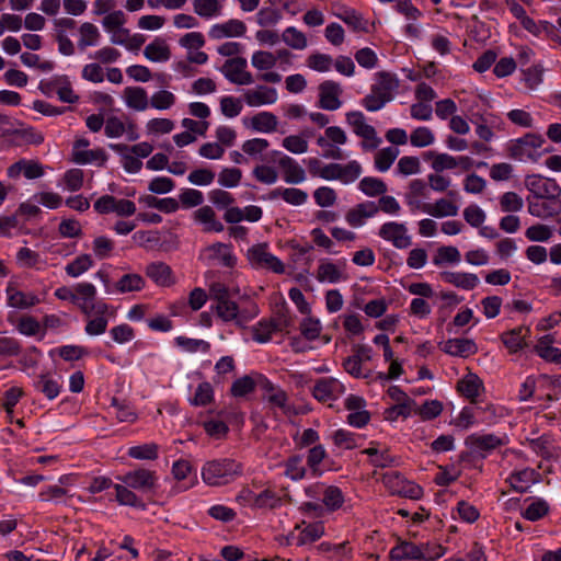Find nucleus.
<instances>
[{
  "label": "nucleus",
  "instance_id": "f257e3e1",
  "mask_svg": "<svg viewBox=\"0 0 561 561\" xmlns=\"http://www.w3.org/2000/svg\"><path fill=\"white\" fill-rule=\"evenodd\" d=\"M242 465L232 458H218L204 463L203 481L210 486L227 485L242 474Z\"/></svg>",
  "mask_w": 561,
  "mask_h": 561
},
{
  "label": "nucleus",
  "instance_id": "f03ea898",
  "mask_svg": "<svg viewBox=\"0 0 561 561\" xmlns=\"http://www.w3.org/2000/svg\"><path fill=\"white\" fill-rule=\"evenodd\" d=\"M546 139L540 134L527 133L523 137L512 139L507 144L510 158L518 161L530 160L537 162L541 158L538 149L542 147Z\"/></svg>",
  "mask_w": 561,
  "mask_h": 561
},
{
  "label": "nucleus",
  "instance_id": "7ed1b4c3",
  "mask_svg": "<svg viewBox=\"0 0 561 561\" xmlns=\"http://www.w3.org/2000/svg\"><path fill=\"white\" fill-rule=\"evenodd\" d=\"M118 480L142 494L154 495L159 489V476L157 471L145 467H136L118 477Z\"/></svg>",
  "mask_w": 561,
  "mask_h": 561
},
{
  "label": "nucleus",
  "instance_id": "20e7f679",
  "mask_svg": "<svg viewBox=\"0 0 561 561\" xmlns=\"http://www.w3.org/2000/svg\"><path fill=\"white\" fill-rule=\"evenodd\" d=\"M381 481L385 488L392 495L420 500L423 496V489L413 481L405 479L399 471H389L382 474Z\"/></svg>",
  "mask_w": 561,
  "mask_h": 561
},
{
  "label": "nucleus",
  "instance_id": "39448f33",
  "mask_svg": "<svg viewBox=\"0 0 561 561\" xmlns=\"http://www.w3.org/2000/svg\"><path fill=\"white\" fill-rule=\"evenodd\" d=\"M75 291L78 297L76 306L87 317H92V313H107L111 309L108 304L96 300V288L91 283L77 284Z\"/></svg>",
  "mask_w": 561,
  "mask_h": 561
},
{
  "label": "nucleus",
  "instance_id": "423d86ee",
  "mask_svg": "<svg viewBox=\"0 0 561 561\" xmlns=\"http://www.w3.org/2000/svg\"><path fill=\"white\" fill-rule=\"evenodd\" d=\"M345 118L353 133L364 139L362 142L364 150H375L379 146L381 139L377 136L375 127L366 123L365 115L362 112H347Z\"/></svg>",
  "mask_w": 561,
  "mask_h": 561
},
{
  "label": "nucleus",
  "instance_id": "0eeeda50",
  "mask_svg": "<svg viewBox=\"0 0 561 561\" xmlns=\"http://www.w3.org/2000/svg\"><path fill=\"white\" fill-rule=\"evenodd\" d=\"M290 325V318L285 312H278L275 318L262 319L252 327V339L261 344L271 341L273 333L282 332Z\"/></svg>",
  "mask_w": 561,
  "mask_h": 561
},
{
  "label": "nucleus",
  "instance_id": "6e6552de",
  "mask_svg": "<svg viewBox=\"0 0 561 561\" xmlns=\"http://www.w3.org/2000/svg\"><path fill=\"white\" fill-rule=\"evenodd\" d=\"M508 442L505 435L495 434H471L466 437L465 445L473 453H478L482 459L486 458L493 450L506 445Z\"/></svg>",
  "mask_w": 561,
  "mask_h": 561
},
{
  "label": "nucleus",
  "instance_id": "1a4fd4ad",
  "mask_svg": "<svg viewBox=\"0 0 561 561\" xmlns=\"http://www.w3.org/2000/svg\"><path fill=\"white\" fill-rule=\"evenodd\" d=\"M248 259L250 263L257 268L271 270L274 273L283 274L285 266L283 262L268 252L267 243H259L248 250Z\"/></svg>",
  "mask_w": 561,
  "mask_h": 561
},
{
  "label": "nucleus",
  "instance_id": "9d476101",
  "mask_svg": "<svg viewBox=\"0 0 561 561\" xmlns=\"http://www.w3.org/2000/svg\"><path fill=\"white\" fill-rule=\"evenodd\" d=\"M525 186L533 194V198H559L561 187L554 179L543 178L539 174L527 175Z\"/></svg>",
  "mask_w": 561,
  "mask_h": 561
},
{
  "label": "nucleus",
  "instance_id": "9b49d317",
  "mask_svg": "<svg viewBox=\"0 0 561 561\" xmlns=\"http://www.w3.org/2000/svg\"><path fill=\"white\" fill-rule=\"evenodd\" d=\"M378 236L385 241L391 242L397 249H407L411 245V237L404 224L388 221L381 225Z\"/></svg>",
  "mask_w": 561,
  "mask_h": 561
},
{
  "label": "nucleus",
  "instance_id": "f8f14e48",
  "mask_svg": "<svg viewBox=\"0 0 561 561\" xmlns=\"http://www.w3.org/2000/svg\"><path fill=\"white\" fill-rule=\"evenodd\" d=\"M245 68L247 59L243 57H234L226 60L220 71L231 83L245 85L253 82L252 75L245 71Z\"/></svg>",
  "mask_w": 561,
  "mask_h": 561
},
{
  "label": "nucleus",
  "instance_id": "ddd939ff",
  "mask_svg": "<svg viewBox=\"0 0 561 561\" xmlns=\"http://www.w3.org/2000/svg\"><path fill=\"white\" fill-rule=\"evenodd\" d=\"M345 391L342 382L333 377H322L318 379L312 389V396L319 402L334 401Z\"/></svg>",
  "mask_w": 561,
  "mask_h": 561
},
{
  "label": "nucleus",
  "instance_id": "4468645a",
  "mask_svg": "<svg viewBox=\"0 0 561 561\" xmlns=\"http://www.w3.org/2000/svg\"><path fill=\"white\" fill-rule=\"evenodd\" d=\"M342 88L340 83L333 80H325L319 85L318 106L325 111H336L341 107L340 95Z\"/></svg>",
  "mask_w": 561,
  "mask_h": 561
},
{
  "label": "nucleus",
  "instance_id": "2eb2a0df",
  "mask_svg": "<svg viewBox=\"0 0 561 561\" xmlns=\"http://www.w3.org/2000/svg\"><path fill=\"white\" fill-rule=\"evenodd\" d=\"M528 213L538 218H549L561 214L560 198H531L527 197Z\"/></svg>",
  "mask_w": 561,
  "mask_h": 561
},
{
  "label": "nucleus",
  "instance_id": "dca6fc26",
  "mask_svg": "<svg viewBox=\"0 0 561 561\" xmlns=\"http://www.w3.org/2000/svg\"><path fill=\"white\" fill-rule=\"evenodd\" d=\"M32 386L36 392L42 393L49 401L55 400L62 390V385L49 371L36 375Z\"/></svg>",
  "mask_w": 561,
  "mask_h": 561
},
{
  "label": "nucleus",
  "instance_id": "f3484780",
  "mask_svg": "<svg viewBox=\"0 0 561 561\" xmlns=\"http://www.w3.org/2000/svg\"><path fill=\"white\" fill-rule=\"evenodd\" d=\"M377 214L378 207L376 203L366 201L351 208L345 215V220L351 227L358 228L365 224L367 218H371Z\"/></svg>",
  "mask_w": 561,
  "mask_h": 561
},
{
  "label": "nucleus",
  "instance_id": "a211bd4d",
  "mask_svg": "<svg viewBox=\"0 0 561 561\" xmlns=\"http://www.w3.org/2000/svg\"><path fill=\"white\" fill-rule=\"evenodd\" d=\"M247 32V25L238 19L228 20L225 23L215 24L209 30V37L213 39H221L225 37H241Z\"/></svg>",
  "mask_w": 561,
  "mask_h": 561
},
{
  "label": "nucleus",
  "instance_id": "6ab92c4d",
  "mask_svg": "<svg viewBox=\"0 0 561 561\" xmlns=\"http://www.w3.org/2000/svg\"><path fill=\"white\" fill-rule=\"evenodd\" d=\"M5 294L8 306L12 308L27 309L41 302V299L35 294L21 291L12 283H9Z\"/></svg>",
  "mask_w": 561,
  "mask_h": 561
},
{
  "label": "nucleus",
  "instance_id": "aec40b11",
  "mask_svg": "<svg viewBox=\"0 0 561 561\" xmlns=\"http://www.w3.org/2000/svg\"><path fill=\"white\" fill-rule=\"evenodd\" d=\"M146 275L159 286L169 287L174 284L172 270L163 262L148 264Z\"/></svg>",
  "mask_w": 561,
  "mask_h": 561
},
{
  "label": "nucleus",
  "instance_id": "412c9836",
  "mask_svg": "<svg viewBox=\"0 0 561 561\" xmlns=\"http://www.w3.org/2000/svg\"><path fill=\"white\" fill-rule=\"evenodd\" d=\"M484 389L483 381L476 374H468L457 382V391L476 403L480 392Z\"/></svg>",
  "mask_w": 561,
  "mask_h": 561
},
{
  "label": "nucleus",
  "instance_id": "4be33fe9",
  "mask_svg": "<svg viewBox=\"0 0 561 561\" xmlns=\"http://www.w3.org/2000/svg\"><path fill=\"white\" fill-rule=\"evenodd\" d=\"M278 165L284 172V181L289 184H298L306 180L305 170L289 156H282Z\"/></svg>",
  "mask_w": 561,
  "mask_h": 561
},
{
  "label": "nucleus",
  "instance_id": "5701e85b",
  "mask_svg": "<svg viewBox=\"0 0 561 561\" xmlns=\"http://www.w3.org/2000/svg\"><path fill=\"white\" fill-rule=\"evenodd\" d=\"M244 99L249 106L273 104L277 100V91L275 88L260 85L255 90L247 91L244 94Z\"/></svg>",
  "mask_w": 561,
  "mask_h": 561
},
{
  "label": "nucleus",
  "instance_id": "b1692460",
  "mask_svg": "<svg viewBox=\"0 0 561 561\" xmlns=\"http://www.w3.org/2000/svg\"><path fill=\"white\" fill-rule=\"evenodd\" d=\"M442 351L451 356L468 357L477 353V345L468 339H449L444 343Z\"/></svg>",
  "mask_w": 561,
  "mask_h": 561
},
{
  "label": "nucleus",
  "instance_id": "393cba45",
  "mask_svg": "<svg viewBox=\"0 0 561 561\" xmlns=\"http://www.w3.org/2000/svg\"><path fill=\"white\" fill-rule=\"evenodd\" d=\"M392 561L413 560L421 561L420 545L411 541H399L389 552Z\"/></svg>",
  "mask_w": 561,
  "mask_h": 561
},
{
  "label": "nucleus",
  "instance_id": "a878e982",
  "mask_svg": "<svg viewBox=\"0 0 561 561\" xmlns=\"http://www.w3.org/2000/svg\"><path fill=\"white\" fill-rule=\"evenodd\" d=\"M439 275L445 283L451 284L465 290H471L479 284L478 276L472 273L445 271Z\"/></svg>",
  "mask_w": 561,
  "mask_h": 561
},
{
  "label": "nucleus",
  "instance_id": "bb28decb",
  "mask_svg": "<svg viewBox=\"0 0 561 561\" xmlns=\"http://www.w3.org/2000/svg\"><path fill=\"white\" fill-rule=\"evenodd\" d=\"M530 333L527 327H517L501 334V341L511 353H517L526 345L525 337Z\"/></svg>",
  "mask_w": 561,
  "mask_h": 561
},
{
  "label": "nucleus",
  "instance_id": "cd10ccee",
  "mask_svg": "<svg viewBox=\"0 0 561 561\" xmlns=\"http://www.w3.org/2000/svg\"><path fill=\"white\" fill-rule=\"evenodd\" d=\"M115 500L119 505L135 507L141 511L147 510V505L141 497H139L131 488L126 484H114Z\"/></svg>",
  "mask_w": 561,
  "mask_h": 561
},
{
  "label": "nucleus",
  "instance_id": "c85d7f7f",
  "mask_svg": "<svg viewBox=\"0 0 561 561\" xmlns=\"http://www.w3.org/2000/svg\"><path fill=\"white\" fill-rule=\"evenodd\" d=\"M285 472L284 474L293 481H299L307 477H310V471L307 465H304L302 455H291L284 462Z\"/></svg>",
  "mask_w": 561,
  "mask_h": 561
},
{
  "label": "nucleus",
  "instance_id": "c756f323",
  "mask_svg": "<svg viewBox=\"0 0 561 561\" xmlns=\"http://www.w3.org/2000/svg\"><path fill=\"white\" fill-rule=\"evenodd\" d=\"M323 534L324 526L322 522L310 523L307 524L297 536L291 533V540H294L297 546H305L317 541Z\"/></svg>",
  "mask_w": 561,
  "mask_h": 561
},
{
  "label": "nucleus",
  "instance_id": "7c9ffc66",
  "mask_svg": "<svg viewBox=\"0 0 561 561\" xmlns=\"http://www.w3.org/2000/svg\"><path fill=\"white\" fill-rule=\"evenodd\" d=\"M529 446L538 456L543 459H552L558 456L559 448L550 435L543 434L529 440Z\"/></svg>",
  "mask_w": 561,
  "mask_h": 561
},
{
  "label": "nucleus",
  "instance_id": "2f4dec72",
  "mask_svg": "<svg viewBox=\"0 0 561 561\" xmlns=\"http://www.w3.org/2000/svg\"><path fill=\"white\" fill-rule=\"evenodd\" d=\"M335 15L346 23L353 31L365 33L369 32L368 21L354 9L342 7Z\"/></svg>",
  "mask_w": 561,
  "mask_h": 561
},
{
  "label": "nucleus",
  "instance_id": "473e14b6",
  "mask_svg": "<svg viewBox=\"0 0 561 561\" xmlns=\"http://www.w3.org/2000/svg\"><path fill=\"white\" fill-rule=\"evenodd\" d=\"M327 455V450L321 444L309 448L307 453L306 465L310 471L311 478H319L323 474V470L321 469L320 465L325 459Z\"/></svg>",
  "mask_w": 561,
  "mask_h": 561
},
{
  "label": "nucleus",
  "instance_id": "72a5a7b5",
  "mask_svg": "<svg viewBox=\"0 0 561 561\" xmlns=\"http://www.w3.org/2000/svg\"><path fill=\"white\" fill-rule=\"evenodd\" d=\"M144 55L151 61L161 62L170 59L171 51L165 41L157 37L145 47Z\"/></svg>",
  "mask_w": 561,
  "mask_h": 561
},
{
  "label": "nucleus",
  "instance_id": "f704fd0d",
  "mask_svg": "<svg viewBox=\"0 0 561 561\" xmlns=\"http://www.w3.org/2000/svg\"><path fill=\"white\" fill-rule=\"evenodd\" d=\"M124 98L126 105L136 111H145L149 105L147 92L141 87L125 88Z\"/></svg>",
  "mask_w": 561,
  "mask_h": 561
},
{
  "label": "nucleus",
  "instance_id": "c9c22d12",
  "mask_svg": "<svg viewBox=\"0 0 561 561\" xmlns=\"http://www.w3.org/2000/svg\"><path fill=\"white\" fill-rule=\"evenodd\" d=\"M422 211L433 217L442 218L447 216H456L458 214V206L450 201L439 198L434 205L424 204Z\"/></svg>",
  "mask_w": 561,
  "mask_h": 561
},
{
  "label": "nucleus",
  "instance_id": "e433bc0d",
  "mask_svg": "<svg viewBox=\"0 0 561 561\" xmlns=\"http://www.w3.org/2000/svg\"><path fill=\"white\" fill-rule=\"evenodd\" d=\"M115 311L111 308L107 313H92V317H88L89 320L85 323L84 332L90 336L101 335L106 332L108 324V317H114Z\"/></svg>",
  "mask_w": 561,
  "mask_h": 561
},
{
  "label": "nucleus",
  "instance_id": "4c0bfd02",
  "mask_svg": "<svg viewBox=\"0 0 561 561\" xmlns=\"http://www.w3.org/2000/svg\"><path fill=\"white\" fill-rule=\"evenodd\" d=\"M146 285L145 278L137 273L124 274L116 283L115 289L121 294L140 291Z\"/></svg>",
  "mask_w": 561,
  "mask_h": 561
},
{
  "label": "nucleus",
  "instance_id": "58836bf2",
  "mask_svg": "<svg viewBox=\"0 0 561 561\" xmlns=\"http://www.w3.org/2000/svg\"><path fill=\"white\" fill-rule=\"evenodd\" d=\"M79 32L80 38L78 41V47L80 50H84L89 46L98 45L101 34L93 23H82L79 28Z\"/></svg>",
  "mask_w": 561,
  "mask_h": 561
},
{
  "label": "nucleus",
  "instance_id": "ea45409f",
  "mask_svg": "<svg viewBox=\"0 0 561 561\" xmlns=\"http://www.w3.org/2000/svg\"><path fill=\"white\" fill-rule=\"evenodd\" d=\"M211 257L218 260L226 267H233L237 259L231 252V245L217 242L208 247Z\"/></svg>",
  "mask_w": 561,
  "mask_h": 561
},
{
  "label": "nucleus",
  "instance_id": "a19ab883",
  "mask_svg": "<svg viewBox=\"0 0 561 561\" xmlns=\"http://www.w3.org/2000/svg\"><path fill=\"white\" fill-rule=\"evenodd\" d=\"M277 123V117L271 112H261L251 118V127L261 133L275 131Z\"/></svg>",
  "mask_w": 561,
  "mask_h": 561
},
{
  "label": "nucleus",
  "instance_id": "79ce46f5",
  "mask_svg": "<svg viewBox=\"0 0 561 561\" xmlns=\"http://www.w3.org/2000/svg\"><path fill=\"white\" fill-rule=\"evenodd\" d=\"M211 309L216 311L217 316L225 322L236 321L239 323V313L240 309L238 305L232 301L230 298L222 300L215 306H211Z\"/></svg>",
  "mask_w": 561,
  "mask_h": 561
},
{
  "label": "nucleus",
  "instance_id": "37998d69",
  "mask_svg": "<svg viewBox=\"0 0 561 561\" xmlns=\"http://www.w3.org/2000/svg\"><path fill=\"white\" fill-rule=\"evenodd\" d=\"M127 455L137 460H156L159 457V445L147 443L128 448Z\"/></svg>",
  "mask_w": 561,
  "mask_h": 561
},
{
  "label": "nucleus",
  "instance_id": "c03bdc74",
  "mask_svg": "<svg viewBox=\"0 0 561 561\" xmlns=\"http://www.w3.org/2000/svg\"><path fill=\"white\" fill-rule=\"evenodd\" d=\"M550 512V506L543 499H536L523 512L522 516L529 522H537Z\"/></svg>",
  "mask_w": 561,
  "mask_h": 561
},
{
  "label": "nucleus",
  "instance_id": "a18cd8bd",
  "mask_svg": "<svg viewBox=\"0 0 561 561\" xmlns=\"http://www.w3.org/2000/svg\"><path fill=\"white\" fill-rule=\"evenodd\" d=\"M358 188L367 196L375 197L386 194L387 184L378 178L365 176L360 180Z\"/></svg>",
  "mask_w": 561,
  "mask_h": 561
},
{
  "label": "nucleus",
  "instance_id": "49530a36",
  "mask_svg": "<svg viewBox=\"0 0 561 561\" xmlns=\"http://www.w3.org/2000/svg\"><path fill=\"white\" fill-rule=\"evenodd\" d=\"M424 158L433 159L432 161V168L436 172H442L444 170H450L458 167L457 159L453 156H449L448 153H436L434 151H427L424 154Z\"/></svg>",
  "mask_w": 561,
  "mask_h": 561
},
{
  "label": "nucleus",
  "instance_id": "de8ad7c7",
  "mask_svg": "<svg viewBox=\"0 0 561 561\" xmlns=\"http://www.w3.org/2000/svg\"><path fill=\"white\" fill-rule=\"evenodd\" d=\"M551 341L548 335L540 339L539 344L536 346V352L546 362L561 364V348L547 344V342Z\"/></svg>",
  "mask_w": 561,
  "mask_h": 561
},
{
  "label": "nucleus",
  "instance_id": "09e8293b",
  "mask_svg": "<svg viewBox=\"0 0 561 561\" xmlns=\"http://www.w3.org/2000/svg\"><path fill=\"white\" fill-rule=\"evenodd\" d=\"M534 474L533 469L515 471L511 473L508 482L515 491L524 493L529 488V483L534 481Z\"/></svg>",
  "mask_w": 561,
  "mask_h": 561
},
{
  "label": "nucleus",
  "instance_id": "8fccbe9b",
  "mask_svg": "<svg viewBox=\"0 0 561 561\" xmlns=\"http://www.w3.org/2000/svg\"><path fill=\"white\" fill-rule=\"evenodd\" d=\"M194 12L204 19L219 15L221 4L218 0H193Z\"/></svg>",
  "mask_w": 561,
  "mask_h": 561
},
{
  "label": "nucleus",
  "instance_id": "3c124183",
  "mask_svg": "<svg viewBox=\"0 0 561 561\" xmlns=\"http://www.w3.org/2000/svg\"><path fill=\"white\" fill-rule=\"evenodd\" d=\"M108 147L116 153H124L130 151L138 158H147L153 151V146L146 141L139 142L131 147H128L125 144H110Z\"/></svg>",
  "mask_w": 561,
  "mask_h": 561
},
{
  "label": "nucleus",
  "instance_id": "603ef678",
  "mask_svg": "<svg viewBox=\"0 0 561 561\" xmlns=\"http://www.w3.org/2000/svg\"><path fill=\"white\" fill-rule=\"evenodd\" d=\"M399 154V149L394 147H387L379 150L375 156V168L380 172H386L390 169Z\"/></svg>",
  "mask_w": 561,
  "mask_h": 561
},
{
  "label": "nucleus",
  "instance_id": "864d4df0",
  "mask_svg": "<svg viewBox=\"0 0 561 561\" xmlns=\"http://www.w3.org/2000/svg\"><path fill=\"white\" fill-rule=\"evenodd\" d=\"M93 266V260L90 254H81L65 267L67 275L78 277Z\"/></svg>",
  "mask_w": 561,
  "mask_h": 561
},
{
  "label": "nucleus",
  "instance_id": "5fc2aeb1",
  "mask_svg": "<svg viewBox=\"0 0 561 561\" xmlns=\"http://www.w3.org/2000/svg\"><path fill=\"white\" fill-rule=\"evenodd\" d=\"M255 388L256 380H254L251 376L245 375L232 382L230 393L234 398H242L252 393Z\"/></svg>",
  "mask_w": 561,
  "mask_h": 561
},
{
  "label": "nucleus",
  "instance_id": "6e6d98bb",
  "mask_svg": "<svg viewBox=\"0 0 561 561\" xmlns=\"http://www.w3.org/2000/svg\"><path fill=\"white\" fill-rule=\"evenodd\" d=\"M358 438L359 435L343 428L336 430L332 435L333 444L339 448L347 450L355 449L358 446Z\"/></svg>",
  "mask_w": 561,
  "mask_h": 561
},
{
  "label": "nucleus",
  "instance_id": "4d7b16f0",
  "mask_svg": "<svg viewBox=\"0 0 561 561\" xmlns=\"http://www.w3.org/2000/svg\"><path fill=\"white\" fill-rule=\"evenodd\" d=\"M263 399L266 400L273 408L279 409L285 415L294 413V408L289 403L288 394L282 388L276 390V392L272 393L271 396H263Z\"/></svg>",
  "mask_w": 561,
  "mask_h": 561
},
{
  "label": "nucleus",
  "instance_id": "13d9d810",
  "mask_svg": "<svg viewBox=\"0 0 561 561\" xmlns=\"http://www.w3.org/2000/svg\"><path fill=\"white\" fill-rule=\"evenodd\" d=\"M378 82L371 85L373 90L393 98L392 91L398 88V80L388 72L380 71L377 73Z\"/></svg>",
  "mask_w": 561,
  "mask_h": 561
},
{
  "label": "nucleus",
  "instance_id": "bf43d9fd",
  "mask_svg": "<svg viewBox=\"0 0 561 561\" xmlns=\"http://www.w3.org/2000/svg\"><path fill=\"white\" fill-rule=\"evenodd\" d=\"M174 343L186 352L195 353L203 352L207 353L210 350V344L204 340L191 339L186 336H178L174 339Z\"/></svg>",
  "mask_w": 561,
  "mask_h": 561
},
{
  "label": "nucleus",
  "instance_id": "052dcab7",
  "mask_svg": "<svg viewBox=\"0 0 561 561\" xmlns=\"http://www.w3.org/2000/svg\"><path fill=\"white\" fill-rule=\"evenodd\" d=\"M319 282L337 283L342 278V273L334 263L323 262L319 265L317 272Z\"/></svg>",
  "mask_w": 561,
  "mask_h": 561
},
{
  "label": "nucleus",
  "instance_id": "680f3d73",
  "mask_svg": "<svg viewBox=\"0 0 561 561\" xmlns=\"http://www.w3.org/2000/svg\"><path fill=\"white\" fill-rule=\"evenodd\" d=\"M214 400V390L209 382H201L195 391L194 397L190 400L192 405L205 407Z\"/></svg>",
  "mask_w": 561,
  "mask_h": 561
},
{
  "label": "nucleus",
  "instance_id": "e2e57ef3",
  "mask_svg": "<svg viewBox=\"0 0 561 561\" xmlns=\"http://www.w3.org/2000/svg\"><path fill=\"white\" fill-rule=\"evenodd\" d=\"M282 39L294 49H304L307 47L305 34L294 26H289L283 32Z\"/></svg>",
  "mask_w": 561,
  "mask_h": 561
},
{
  "label": "nucleus",
  "instance_id": "0e129e2a",
  "mask_svg": "<svg viewBox=\"0 0 561 561\" xmlns=\"http://www.w3.org/2000/svg\"><path fill=\"white\" fill-rule=\"evenodd\" d=\"M339 171V181L344 184H350L356 181L362 174V165L356 160H352L346 164H340Z\"/></svg>",
  "mask_w": 561,
  "mask_h": 561
},
{
  "label": "nucleus",
  "instance_id": "69168bd1",
  "mask_svg": "<svg viewBox=\"0 0 561 561\" xmlns=\"http://www.w3.org/2000/svg\"><path fill=\"white\" fill-rule=\"evenodd\" d=\"M391 100L388 95L370 89V93L362 100V105L369 112H376L381 110Z\"/></svg>",
  "mask_w": 561,
  "mask_h": 561
},
{
  "label": "nucleus",
  "instance_id": "338daca9",
  "mask_svg": "<svg viewBox=\"0 0 561 561\" xmlns=\"http://www.w3.org/2000/svg\"><path fill=\"white\" fill-rule=\"evenodd\" d=\"M323 503L331 511L340 508L344 503L342 490L335 485L327 486L323 491Z\"/></svg>",
  "mask_w": 561,
  "mask_h": 561
},
{
  "label": "nucleus",
  "instance_id": "774afa93",
  "mask_svg": "<svg viewBox=\"0 0 561 561\" xmlns=\"http://www.w3.org/2000/svg\"><path fill=\"white\" fill-rule=\"evenodd\" d=\"M435 140L433 131L425 126L415 128L410 135V142L414 147H427Z\"/></svg>",
  "mask_w": 561,
  "mask_h": 561
}]
</instances>
